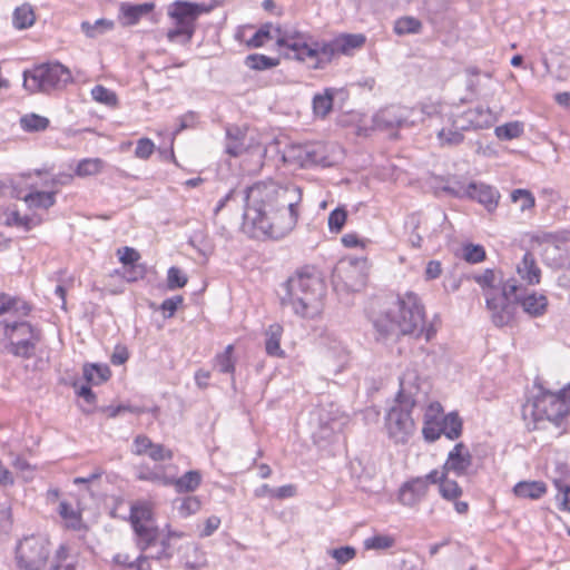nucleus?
I'll use <instances>...</instances> for the list:
<instances>
[{"instance_id": "46", "label": "nucleus", "mask_w": 570, "mask_h": 570, "mask_svg": "<svg viewBox=\"0 0 570 570\" xmlns=\"http://www.w3.org/2000/svg\"><path fill=\"white\" fill-rule=\"evenodd\" d=\"M114 562L116 564L125 566L129 569L136 570H159V568L154 569L150 566L146 567V557H137L135 560H131L129 554L127 553H117L114 557Z\"/></svg>"}, {"instance_id": "23", "label": "nucleus", "mask_w": 570, "mask_h": 570, "mask_svg": "<svg viewBox=\"0 0 570 570\" xmlns=\"http://www.w3.org/2000/svg\"><path fill=\"white\" fill-rule=\"evenodd\" d=\"M31 176V173H22L18 177L10 180H0V196L20 198L21 190H18V188L21 187V185H24V187L28 188L35 187L33 183H29Z\"/></svg>"}, {"instance_id": "3", "label": "nucleus", "mask_w": 570, "mask_h": 570, "mask_svg": "<svg viewBox=\"0 0 570 570\" xmlns=\"http://www.w3.org/2000/svg\"><path fill=\"white\" fill-rule=\"evenodd\" d=\"M325 293V283L316 272L302 271L283 284L281 304L301 317L313 318L321 313Z\"/></svg>"}, {"instance_id": "17", "label": "nucleus", "mask_w": 570, "mask_h": 570, "mask_svg": "<svg viewBox=\"0 0 570 570\" xmlns=\"http://www.w3.org/2000/svg\"><path fill=\"white\" fill-rule=\"evenodd\" d=\"M519 277L528 285H537L541 279V269L537 265L532 253L525 252L521 262L517 264Z\"/></svg>"}, {"instance_id": "50", "label": "nucleus", "mask_w": 570, "mask_h": 570, "mask_svg": "<svg viewBox=\"0 0 570 570\" xmlns=\"http://www.w3.org/2000/svg\"><path fill=\"white\" fill-rule=\"evenodd\" d=\"M347 218V213L344 208L337 207L331 212L328 216V228L331 232L338 233L343 228Z\"/></svg>"}, {"instance_id": "51", "label": "nucleus", "mask_w": 570, "mask_h": 570, "mask_svg": "<svg viewBox=\"0 0 570 570\" xmlns=\"http://www.w3.org/2000/svg\"><path fill=\"white\" fill-rule=\"evenodd\" d=\"M463 257L468 263H480L485 258V250L481 245L468 244L463 247Z\"/></svg>"}, {"instance_id": "40", "label": "nucleus", "mask_w": 570, "mask_h": 570, "mask_svg": "<svg viewBox=\"0 0 570 570\" xmlns=\"http://www.w3.org/2000/svg\"><path fill=\"white\" fill-rule=\"evenodd\" d=\"M20 126L24 131L38 132L48 128L49 119L37 114H28L20 118Z\"/></svg>"}, {"instance_id": "52", "label": "nucleus", "mask_w": 570, "mask_h": 570, "mask_svg": "<svg viewBox=\"0 0 570 570\" xmlns=\"http://www.w3.org/2000/svg\"><path fill=\"white\" fill-rule=\"evenodd\" d=\"M511 198L514 203L520 202V209L522 212L532 208L535 204L533 195L527 189L513 190L511 194Z\"/></svg>"}, {"instance_id": "37", "label": "nucleus", "mask_w": 570, "mask_h": 570, "mask_svg": "<svg viewBox=\"0 0 570 570\" xmlns=\"http://www.w3.org/2000/svg\"><path fill=\"white\" fill-rule=\"evenodd\" d=\"M275 26L272 23H264L250 39L247 40L246 46L248 48H261L265 46L269 40L275 39Z\"/></svg>"}, {"instance_id": "32", "label": "nucleus", "mask_w": 570, "mask_h": 570, "mask_svg": "<svg viewBox=\"0 0 570 570\" xmlns=\"http://www.w3.org/2000/svg\"><path fill=\"white\" fill-rule=\"evenodd\" d=\"M110 368L102 364H86L83 377L89 384L99 385L110 377Z\"/></svg>"}, {"instance_id": "31", "label": "nucleus", "mask_w": 570, "mask_h": 570, "mask_svg": "<svg viewBox=\"0 0 570 570\" xmlns=\"http://www.w3.org/2000/svg\"><path fill=\"white\" fill-rule=\"evenodd\" d=\"M0 223L9 227L20 228L23 232H28L35 226L32 218L21 216L18 210H4L0 214Z\"/></svg>"}, {"instance_id": "59", "label": "nucleus", "mask_w": 570, "mask_h": 570, "mask_svg": "<svg viewBox=\"0 0 570 570\" xmlns=\"http://www.w3.org/2000/svg\"><path fill=\"white\" fill-rule=\"evenodd\" d=\"M195 120V115L193 112L184 115L179 119V125L173 130H166L165 135L163 136L164 139H170L171 142L175 140L176 135L184 130L185 128L191 127L193 122Z\"/></svg>"}, {"instance_id": "4", "label": "nucleus", "mask_w": 570, "mask_h": 570, "mask_svg": "<svg viewBox=\"0 0 570 570\" xmlns=\"http://www.w3.org/2000/svg\"><path fill=\"white\" fill-rule=\"evenodd\" d=\"M244 203L243 217L250 219L256 213L269 214L281 207L298 206L302 202V189L294 184L282 185L274 180L258 181L240 194Z\"/></svg>"}, {"instance_id": "49", "label": "nucleus", "mask_w": 570, "mask_h": 570, "mask_svg": "<svg viewBox=\"0 0 570 570\" xmlns=\"http://www.w3.org/2000/svg\"><path fill=\"white\" fill-rule=\"evenodd\" d=\"M187 276L180 268L171 266L167 272V287L170 291L181 288L187 284Z\"/></svg>"}, {"instance_id": "8", "label": "nucleus", "mask_w": 570, "mask_h": 570, "mask_svg": "<svg viewBox=\"0 0 570 570\" xmlns=\"http://www.w3.org/2000/svg\"><path fill=\"white\" fill-rule=\"evenodd\" d=\"M416 386H407L406 379L400 381V392L396 397L397 405L392 407L386 416V425L391 438L396 442H406L414 431V420L411 410L415 406Z\"/></svg>"}, {"instance_id": "9", "label": "nucleus", "mask_w": 570, "mask_h": 570, "mask_svg": "<svg viewBox=\"0 0 570 570\" xmlns=\"http://www.w3.org/2000/svg\"><path fill=\"white\" fill-rule=\"evenodd\" d=\"M71 81V73L60 62L43 63L23 72V87L30 92H49Z\"/></svg>"}, {"instance_id": "25", "label": "nucleus", "mask_w": 570, "mask_h": 570, "mask_svg": "<svg viewBox=\"0 0 570 570\" xmlns=\"http://www.w3.org/2000/svg\"><path fill=\"white\" fill-rule=\"evenodd\" d=\"M154 7L155 4L153 2H145L140 4L122 3L120 7V13L124 18V24H136L140 20V18L149 13L154 9Z\"/></svg>"}, {"instance_id": "20", "label": "nucleus", "mask_w": 570, "mask_h": 570, "mask_svg": "<svg viewBox=\"0 0 570 570\" xmlns=\"http://www.w3.org/2000/svg\"><path fill=\"white\" fill-rule=\"evenodd\" d=\"M283 326L278 323L271 324L265 331V351L267 355L284 357L285 352L281 347Z\"/></svg>"}, {"instance_id": "39", "label": "nucleus", "mask_w": 570, "mask_h": 570, "mask_svg": "<svg viewBox=\"0 0 570 570\" xmlns=\"http://www.w3.org/2000/svg\"><path fill=\"white\" fill-rule=\"evenodd\" d=\"M422 30V22L414 17H402L394 22V32L399 36L416 35Z\"/></svg>"}, {"instance_id": "57", "label": "nucleus", "mask_w": 570, "mask_h": 570, "mask_svg": "<svg viewBox=\"0 0 570 570\" xmlns=\"http://www.w3.org/2000/svg\"><path fill=\"white\" fill-rule=\"evenodd\" d=\"M394 544V540L389 535H374L372 538H367L364 541V546L366 549H389Z\"/></svg>"}, {"instance_id": "6", "label": "nucleus", "mask_w": 570, "mask_h": 570, "mask_svg": "<svg viewBox=\"0 0 570 570\" xmlns=\"http://www.w3.org/2000/svg\"><path fill=\"white\" fill-rule=\"evenodd\" d=\"M570 403V382L558 393L542 391L533 397L530 404L523 410V415H530L533 421L532 430L544 429V423L549 422L560 426L563 419L569 413Z\"/></svg>"}, {"instance_id": "16", "label": "nucleus", "mask_w": 570, "mask_h": 570, "mask_svg": "<svg viewBox=\"0 0 570 570\" xmlns=\"http://www.w3.org/2000/svg\"><path fill=\"white\" fill-rule=\"evenodd\" d=\"M428 484L423 478H414L405 482L399 491V501L407 507H414L426 494Z\"/></svg>"}, {"instance_id": "26", "label": "nucleus", "mask_w": 570, "mask_h": 570, "mask_svg": "<svg viewBox=\"0 0 570 570\" xmlns=\"http://www.w3.org/2000/svg\"><path fill=\"white\" fill-rule=\"evenodd\" d=\"M336 39V48L340 55L348 56L355 49H360L366 41V38L362 33H342Z\"/></svg>"}, {"instance_id": "44", "label": "nucleus", "mask_w": 570, "mask_h": 570, "mask_svg": "<svg viewBox=\"0 0 570 570\" xmlns=\"http://www.w3.org/2000/svg\"><path fill=\"white\" fill-rule=\"evenodd\" d=\"M465 117L473 127H483L492 122L491 111L482 106L469 110Z\"/></svg>"}, {"instance_id": "5", "label": "nucleus", "mask_w": 570, "mask_h": 570, "mask_svg": "<svg viewBox=\"0 0 570 570\" xmlns=\"http://www.w3.org/2000/svg\"><path fill=\"white\" fill-rule=\"evenodd\" d=\"M473 279L485 292V303L493 324L498 327L508 325L514 315L511 298L520 289L519 282L513 277L504 279L502 272L491 268L474 275Z\"/></svg>"}, {"instance_id": "45", "label": "nucleus", "mask_w": 570, "mask_h": 570, "mask_svg": "<svg viewBox=\"0 0 570 570\" xmlns=\"http://www.w3.org/2000/svg\"><path fill=\"white\" fill-rule=\"evenodd\" d=\"M59 514L62 519L68 522V527L78 530L81 527V517L78 511H76L72 505L66 501L60 502L59 504Z\"/></svg>"}, {"instance_id": "55", "label": "nucleus", "mask_w": 570, "mask_h": 570, "mask_svg": "<svg viewBox=\"0 0 570 570\" xmlns=\"http://www.w3.org/2000/svg\"><path fill=\"white\" fill-rule=\"evenodd\" d=\"M328 553L338 563L345 564L355 557L356 550L353 547L346 546V547L332 549L328 551Z\"/></svg>"}, {"instance_id": "12", "label": "nucleus", "mask_w": 570, "mask_h": 570, "mask_svg": "<svg viewBox=\"0 0 570 570\" xmlns=\"http://www.w3.org/2000/svg\"><path fill=\"white\" fill-rule=\"evenodd\" d=\"M278 153L282 161L293 170L316 165L331 167L340 161L342 155V151L337 155H327L322 149L309 150L307 145H284V148Z\"/></svg>"}, {"instance_id": "54", "label": "nucleus", "mask_w": 570, "mask_h": 570, "mask_svg": "<svg viewBox=\"0 0 570 570\" xmlns=\"http://www.w3.org/2000/svg\"><path fill=\"white\" fill-rule=\"evenodd\" d=\"M275 40L278 47H284L288 45L293 38H299L301 32L294 29H286L281 26H275Z\"/></svg>"}, {"instance_id": "41", "label": "nucleus", "mask_w": 570, "mask_h": 570, "mask_svg": "<svg viewBox=\"0 0 570 570\" xmlns=\"http://www.w3.org/2000/svg\"><path fill=\"white\" fill-rule=\"evenodd\" d=\"M104 168V161L100 158H86L78 163L75 175L78 177H88L99 174Z\"/></svg>"}, {"instance_id": "38", "label": "nucleus", "mask_w": 570, "mask_h": 570, "mask_svg": "<svg viewBox=\"0 0 570 570\" xmlns=\"http://www.w3.org/2000/svg\"><path fill=\"white\" fill-rule=\"evenodd\" d=\"M523 130L524 124L522 121L515 120L498 126L494 132L500 140H513L518 139Z\"/></svg>"}, {"instance_id": "29", "label": "nucleus", "mask_w": 570, "mask_h": 570, "mask_svg": "<svg viewBox=\"0 0 570 570\" xmlns=\"http://www.w3.org/2000/svg\"><path fill=\"white\" fill-rule=\"evenodd\" d=\"M141 557H146V567L151 566V561H157L163 563L164 561H169L173 558V551L170 550V544L168 543V539H161L159 543L156 544L151 550L147 552H142ZM160 564L159 568H161Z\"/></svg>"}, {"instance_id": "64", "label": "nucleus", "mask_w": 570, "mask_h": 570, "mask_svg": "<svg viewBox=\"0 0 570 570\" xmlns=\"http://www.w3.org/2000/svg\"><path fill=\"white\" fill-rule=\"evenodd\" d=\"M62 552H65V548L60 547L57 552V563L52 564L49 570H76L77 562L68 561L67 558H62Z\"/></svg>"}, {"instance_id": "7", "label": "nucleus", "mask_w": 570, "mask_h": 570, "mask_svg": "<svg viewBox=\"0 0 570 570\" xmlns=\"http://www.w3.org/2000/svg\"><path fill=\"white\" fill-rule=\"evenodd\" d=\"M210 10L212 7L205 3L174 1L169 4L167 13L174 20L175 27L167 31V39L181 45L189 43L196 31V21Z\"/></svg>"}, {"instance_id": "36", "label": "nucleus", "mask_w": 570, "mask_h": 570, "mask_svg": "<svg viewBox=\"0 0 570 570\" xmlns=\"http://www.w3.org/2000/svg\"><path fill=\"white\" fill-rule=\"evenodd\" d=\"M114 26L115 23L112 20L101 18L96 20L94 23H90L89 21H82L80 29L88 38H97L112 30Z\"/></svg>"}, {"instance_id": "11", "label": "nucleus", "mask_w": 570, "mask_h": 570, "mask_svg": "<svg viewBox=\"0 0 570 570\" xmlns=\"http://www.w3.org/2000/svg\"><path fill=\"white\" fill-rule=\"evenodd\" d=\"M298 206L281 207L269 214H259L257 210L246 222L262 230L265 235L279 239L289 234L298 220Z\"/></svg>"}, {"instance_id": "28", "label": "nucleus", "mask_w": 570, "mask_h": 570, "mask_svg": "<svg viewBox=\"0 0 570 570\" xmlns=\"http://www.w3.org/2000/svg\"><path fill=\"white\" fill-rule=\"evenodd\" d=\"M56 191H30L26 195L21 194L23 199L30 208L48 209L56 203Z\"/></svg>"}, {"instance_id": "1", "label": "nucleus", "mask_w": 570, "mask_h": 570, "mask_svg": "<svg viewBox=\"0 0 570 570\" xmlns=\"http://www.w3.org/2000/svg\"><path fill=\"white\" fill-rule=\"evenodd\" d=\"M376 342L385 343L400 335H420L424 330L425 313L419 296L406 293L390 295L368 313Z\"/></svg>"}, {"instance_id": "24", "label": "nucleus", "mask_w": 570, "mask_h": 570, "mask_svg": "<svg viewBox=\"0 0 570 570\" xmlns=\"http://www.w3.org/2000/svg\"><path fill=\"white\" fill-rule=\"evenodd\" d=\"M169 485H174L178 493L195 491L202 482V474L197 470L187 471L180 478L169 476Z\"/></svg>"}, {"instance_id": "47", "label": "nucleus", "mask_w": 570, "mask_h": 570, "mask_svg": "<svg viewBox=\"0 0 570 570\" xmlns=\"http://www.w3.org/2000/svg\"><path fill=\"white\" fill-rule=\"evenodd\" d=\"M215 368L218 370V372L228 374L233 373L235 370L234 361H233V346L228 345L225 351L220 354H218L215 358Z\"/></svg>"}, {"instance_id": "56", "label": "nucleus", "mask_w": 570, "mask_h": 570, "mask_svg": "<svg viewBox=\"0 0 570 570\" xmlns=\"http://www.w3.org/2000/svg\"><path fill=\"white\" fill-rule=\"evenodd\" d=\"M145 267L141 264L138 265H131V266H125L122 267V271H116L117 274H121V276L127 282H136L138 279L144 278L145 276Z\"/></svg>"}, {"instance_id": "27", "label": "nucleus", "mask_w": 570, "mask_h": 570, "mask_svg": "<svg viewBox=\"0 0 570 570\" xmlns=\"http://www.w3.org/2000/svg\"><path fill=\"white\" fill-rule=\"evenodd\" d=\"M474 188V181L469 183L468 185L458 176L448 177L444 180V185L441 186V189L446 194L464 199L468 195H470L471 189Z\"/></svg>"}, {"instance_id": "42", "label": "nucleus", "mask_w": 570, "mask_h": 570, "mask_svg": "<svg viewBox=\"0 0 570 570\" xmlns=\"http://www.w3.org/2000/svg\"><path fill=\"white\" fill-rule=\"evenodd\" d=\"M153 512L148 504H134L130 509V523L132 529L138 524H151Z\"/></svg>"}, {"instance_id": "34", "label": "nucleus", "mask_w": 570, "mask_h": 570, "mask_svg": "<svg viewBox=\"0 0 570 570\" xmlns=\"http://www.w3.org/2000/svg\"><path fill=\"white\" fill-rule=\"evenodd\" d=\"M334 91L325 89L324 94H317L313 98V111L316 116L325 118L333 108Z\"/></svg>"}, {"instance_id": "13", "label": "nucleus", "mask_w": 570, "mask_h": 570, "mask_svg": "<svg viewBox=\"0 0 570 570\" xmlns=\"http://www.w3.org/2000/svg\"><path fill=\"white\" fill-rule=\"evenodd\" d=\"M419 111L400 105L380 109L373 116V127L377 130L393 131L395 128L411 127L416 122Z\"/></svg>"}, {"instance_id": "58", "label": "nucleus", "mask_w": 570, "mask_h": 570, "mask_svg": "<svg viewBox=\"0 0 570 570\" xmlns=\"http://www.w3.org/2000/svg\"><path fill=\"white\" fill-rule=\"evenodd\" d=\"M154 442L144 434H139L134 439L132 453L136 455H147Z\"/></svg>"}, {"instance_id": "30", "label": "nucleus", "mask_w": 570, "mask_h": 570, "mask_svg": "<svg viewBox=\"0 0 570 570\" xmlns=\"http://www.w3.org/2000/svg\"><path fill=\"white\" fill-rule=\"evenodd\" d=\"M36 14L29 3L17 7L12 14V24L16 29L23 30L33 26Z\"/></svg>"}, {"instance_id": "63", "label": "nucleus", "mask_w": 570, "mask_h": 570, "mask_svg": "<svg viewBox=\"0 0 570 570\" xmlns=\"http://www.w3.org/2000/svg\"><path fill=\"white\" fill-rule=\"evenodd\" d=\"M73 180V174L70 173H59L53 175L50 180H45L43 186L46 187H57V186H67L70 185Z\"/></svg>"}, {"instance_id": "21", "label": "nucleus", "mask_w": 570, "mask_h": 570, "mask_svg": "<svg viewBox=\"0 0 570 570\" xmlns=\"http://www.w3.org/2000/svg\"><path fill=\"white\" fill-rule=\"evenodd\" d=\"M315 46L316 61L311 65L313 69H324L335 56L340 55L335 38L331 41H315Z\"/></svg>"}, {"instance_id": "35", "label": "nucleus", "mask_w": 570, "mask_h": 570, "mask_svg": "<svg viewBox=\"0 0 570 570\" xmlns=\"http://www.w3.org/2000/svg\"><path fill=\"white\" fill-rule=\"evenodd\" d=\"M440 431L449 440H455L462 433V420L456 413H449L443 417Z\"/></svg>"}, {"instance_id": "22", "label": "nucleus", "mask_w": 570, "mask_h": 570, "mask_svg": "<svg viewBox=\"0 0 570 570\" xmlns=\"http://www.w3.org/2000/svg\"><path fill=\"white\" fill-rule=\"evenodd\" d=\"M513 493L518 498L538 500L547 493V484L543 481H520L513 487Z\"/></svg>"}, {"instance_id": "60", "label": "nucleus", "mask_w": 570, "mask_h": 570, "mask_svg": "<svg viewBox=\"0 0 570 570\" xmlns=\"http://www.w3.org/2000/svg\"><path fill=\"white\" fill-rule=\"evenodd\" d=\"M147 456L156 462L166 461L173 459V452L163 444L154 443Z\"/></svg>"}, {"instance_id": "14", "label": "nucleus", "mask_w": 570, "mask_h": 570, "mask_svg": "<svg viewBox=\"0 0 570 570\" xmlns=\"http://www.w3.org/2000/svg\"><path fill=\"white\" fill-rule=\"evenodd\" d=\"M513 302L518 303L522 307L523 312L530 317L542 316L547 312L549 305L548 297L544 294L535 292L527 293L521 285L520 289L511 298L512 305Z\"/></svg>"}, {"instance_id": "33", "label": "nucleus", "mask_w": 570, "mask_h": 570, "mask_svg": "<svg viewBox=\"0 0 570 570\" xmlns=\"http://www.w3.org/2000/svg\"><path fill=\"white\" fill-rule=\"evenodd\" d=\"M279 62L281 61L278 58H273L261 53H250L244 60V63L247 68L257 71L275 68L279 65Z\"/></svg>"}, {"instance_id": "48", "label": "nucleus", "mask_w": 570, "mask_h": 570, "mask_svg": "<svg viewBox=\"0 0 570 570\" xmlns=\"http://www.w3.org/2000/svg\"><path fill=\"white\" fill-rule=\"evenodd\" d=\"M91 96L94 100L106 106L112 107L117 105V95L101 85H97L91 89Z\"/></svg>"}, {"instance_id": "18", "label": "nucleus", "mask_w": 570, "mask_h": 570, "mask_svg": "<svg viewBox=\"0 0 570 570\" xmlns=\"http://www.w3.org/2000/svg\"><path fill=\"white\" fill-rule=\"evenodd\" d=\"M137 537V547L141 552H147L160 542V532L153 524H138L134 528Z\"/></svg>"}, {"instance_id": "19", "label": "nucleus", "mask_w": 570, "mask_h": 570, "mask_svg": "<svg viewBox=\"0 0 570 570\" xmlns=\"http://www.w3.org/2000/svg\"><path fill=\"white\" fill-rule=\"evenodd\" d=\"M469 191L470 195L466 196L468 199L476 200L478 203L484 205L489 210H492L497 207L500 196L499 193L491 186L474 181V188Z\"/></svg>"}, {"instance_id": "61", "label": "nucleus", "mask_w": 570, "mask_h": 570, "mask_svg": "<svg viewBox=\"0 0 570 570\" xmlns=\"http://www.w3.org/2000/svg\"><path fill=\"white\" fill-rule=\"evenodd\" d=\"M179 512L183 515H190L200 509V501L196 497H187L181 500Z\"/></svg>"}, {"instance_id": "62", "label": "nucleus", "mask_w": 570, "mask_h": 570, "mask_svg": "<svg viewBox=\"0 0 570 570\" xmlns=\"http://www.w3.org/2000/svg\"><path fill=\"white\" fill-rule=\"evenodd\" d=\"M118 253L120 254L119 259L124 265L122 267L138 265L140 255L135 248L126 246L122 249H119Z\"/></svg>"}, {"instance_id": "15", "label": "nucleus", "mask_w": 570, "mask_h": 570, "mask_svg": "<svg viewBox=\"0 0 570 570\" xmlns=\"http://www.w3.org/2000/svg\"><path fill=\"white\" fill-rule=\"evenodd\" d=\"M472 465V455L469 449L462 443H458L449 452L444 463V470L453 472L456 475H464Z\"/></svg>"}, {"instance_id": "53", "label": "nucleus", "mask_w": 570, "mask_h": 570, "mask_svg": "<svg viewBox=\"0 0 570 570\" xmlns=\"http://www.w3.org/2000/svg\"><path fill=\"white\" fill-rule=\"evenodd\" d=\"M440 493L446 500H455L462 494V489L455 481L446 478L440 484Z\"/></svg>"}, {"instance_id": "43", "label": "nucleus", "mask_w": 570, "mask_h": 570, "mask_svg": "<svg viewBox=\"0 0 570 570\" xmlns=\"http://www.w3.org/2000/svg\"><path fill=\"white\" fill-rule=\"evenodd\" d=\"M136 478L140 481H149L163 485H169V476L165 475L160 470H153L146 465L137 469Z\"/></svg>"}, {"instance_id": "2", "label": "nucleus", "mask_w": 570, "mask_h": 570, "mask_svg": "<svg viewBox=\"0 0 570 570\" xmlns=\"http://www.w3.org/2000/svg\"><path fill=\"white\" fill-rule=\"evenodd\" d=\"M31 306L6 294L0 295V325L7 341L6 351L14 357L29 360L36 355L37 346L43 338L42 330L21 317L27 316Z\"/></svg>"}, {"instance_id": "10", "label": "nucleus", "mask_w": 570, "mask_h": 570, "mask_svg": "<svg viewBox=\"0 0 570 570\" xmlns=\"http://www.w3.org/2000/svg\"><path fill=\"white\" fill-rule=\"evenodd\" d=\"M49 556V540L41 534L23 537L18 541L14 550L18 570H43Z\"/></svg>"}]
</instances>
